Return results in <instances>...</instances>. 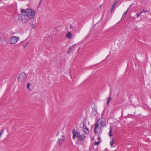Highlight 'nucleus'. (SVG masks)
I'll use <instances>...</instances> for the list:
<instances>
[{
    "label": "nucleus",
    "instance_id": "nucleus-26",
    "mask_svg": "<svg viewBox=\"0 0 151 151\" xmlns=\"http://www.w3.org/2000/svg\"><path fill=\"white\" fill-rule=\"evenodd\" d=\"M101 139V138H100V137H99L98 138V140H100V139Z\"/></svg>",
    "mask_w": 151,
    "mask_h": 151
},
{
    "label": "nucleus",
    "instance_id": "nucleus-23",
    "mask_svg": "<svg viewBox=\"0 0 151 151\" xmlns=\"http://www.w3.org/2000/svg\"><path fill=\"white\" fill-rule=\"evenodd\" d=\"M100 143V142H95L94 143L95 145H97Z\"/></svg>",
    "mask_w": 151,
    "mask_h": 151
},
{
    "label": "nucleus",
    "instance_id": "nucleus-18",
    "mask_svg": "<svg viewBox=\"0 0 151 151\" xmlns=\"http://www.w3.org/2000/svg\"><path fill=\"white\" fill-rule=\"evenodd\" d=\"M30 85V83H27V88L28 89H29V90H31L29 88V86Z\"/></svg>",
    "mask_w": 151,
    "mask_h": 151
},
{
    "label": "nucleus",
    "instance_id": "nucleus-1",
    "mask_svg": "<svg viewBox=\"0 0 151 151\" xmlns=\"http://www.w3.org/2000/svg\"><path fill=\"white\" fill-rule=\"evenodd\" d=\"M99 121H100V124L101 125V127H106V122L105 120H101L100 119H99L97 121V123L95 124L94 127V131L95 134L97 133L96 129L99 127V124L98 122Z\"/></svg>",
    "mask_w": 151,
    "mask_h": 151
},
{
    "label": "nucleus",
    "instance_id": "nucleus-4",
    "mask_svg": "<svg viewBox=\"0 0 151 151\" xmlns=\"http://www.w3.org/2000/svg\"><path fill=\"white\" fill-rule=\"evenodd\" d=\"M19 37L13 36L10 39V42L12 44H14L19 40Z\"/></svg>",
    "mask_w": 151,
    "mask_h": 151
},
{
    "label": "nucleus",
    "instance_id": "nucleus-12",
    "mask_svg": "<svg viewBox=\"0 0 151 151\" xmlns=\"http://www.w3.org/2000/svg\"><path fill=\"white\" fill-rule=\"evenodd\" d=\"M129 8H128L127 9V10L124 12V13L122 15V17L121 19H123L124 18V17H125L126 15L127 14L128 12L129 11Z\"/></svg>",
    "mask_w": 151,
    "mask_h": 151
},
{
    "label": "nucleus",
    "instance_id": "nucleus-13",
    "mask_svg": "<svg viewBox=\"0 0 151 151\" xmlns=\"http://www.w3.org/2000/svg\"><path fill=\"white\" fill-rule=\"evenodd\" d=\"M112 127H110V131L108 133V135L109 136H111L113 135V134H112Z\"/></svg>",
    "mask_w": 151,
    "mask_h": 151
},
{
    "label": "nucleus",
    "instance_id": "nucleus-27",
    "mask_svg": "<svg viewBox=\"0 0 151 151\" xmlns=\"http://www.w3.org/2000/svg\"><path fill=\"white\" fill-rule=\"evenodd\" d=\"M119 0H115V1H117V3L119 1Z\"/></svg>",
    "mask_w": 151,
    "mask_h": 151
},
{
    "label": "nucleus",
    "instance_id": "nucleus-24",
    "mask_svg": "<svg viewBox=\"0 0 151 151\" xmlns=\"http://www.w3.org/2000/svg\"><path fill=\"white\" fill-rule=\"evenodd\" d=\"M114 7H113L112 6L111 9V12L113 10Z\"/></svg>",
    "mask_w": 151,
    "mask_h": 151
},
{
    "label": "nucleus",
    "instance_id": "nucleus-20",
    "mask_svg": "<svg viewBox=\"0 0 151 151\" xmlns=\"http://www.w3.org/2000/svg\"><path fill=\"white\" fill-rule=\"evenodd\" d=\"M117 1H115V2L113 4L112 6L113 7H114L115 6H116L117 4Z\"/></svg>",
    "mask_w": 151,
    "mask_h": 151
},
{
    "label": "nucleus",
    "instance_id": "nucleus-5",
    "mask_svg": "<svg viewBox=\"0 0 151 151\" xmlns=\"http://www.w3.org/2000/svg\"><path fill=\"white\" fill-rule=\"evenodd\" d=\"M73 139H74L76 138H78L80 135V133L77 132L75 129L72 130Z\"/></svg>",
    "mask_w": 151,
    "mask_h": 151
},
{
    "label": "nucleus",
    "instance_id": "nucleus-29",
    "mask_svg": "<svg viewBox=\"0 0 151 151\" xmlns=\"http://www.w3.org/2000/svg\"><path fill=\"white\" fill-rule=\"evenodd\" d=\"M0 40H1L0 37Z\"/></svg>",
    "mask_w": 151,
    "mask_h": 151
},
{
    "label": "nucleus",
    "instance_id": "nucleus-2",
    "mask_svg": "<svg viewBox=\"0 0 151 151\" xmlns=\"http://www.w3.org/2000/svg\"><path fill=\"white\" fill-rule=\"evenodd\" d=\"M25 14L29 19H31L34 17L35 14V12L30 8L27 9Z\"/></svg>",
    "mask_w": 151,
    "mask_h": 151
},
{
    "label": "nucleus",
    "instance_id": "nucleus-15",
    "mask_svg": "<svg viewBox=\"0 0 151 151\" xmlns=\"http://www.w3.org/2000/svg\"><path fill=\"white\" fill-rule=\"evenodd\" d=\"M27 10V9L26 10H24V9H22L21 10V12L22 13V14H23V13H24V14H26V11Z\"/></svg>",
    "mask_w": 151,
    "mask_h": 151
},
{
    "label": "nucleus",
    "instance_id": "nucleus-28",
    "mask_svg": "<svg viewBox=\"0 0 151 151\" xmlns=\"http://www.w3.org/2000/svg\"><path fill=\"white\" fill-rule=\"evenodd\" d=\"M42 1V0H40V2L39 4V5L40 4V3H41V1Z\"/></svg>",
    "mask_w": 151,
    "mask_h": 151
},
{
    "label": "nucleus",
    "instance_id": "nucleus-16",
    "mask_svg": "<svg viewBox=\"0 0 151 151\" xmlns=\"http://www.w3.org/2000/svg\"><path fill=\"white\" fill-rule=\"evenodd\" d=\"M114 144L113 140L112 139L111 141L110 142V145L111 147H113V145Z\"/></svg>",
    "mask_w": 151,
    "mask_h": 151
},
{
    "label": "nucleus",
    "instance_id": "nucleus-25",
    "mask_svg": "<svg viewBox=\"0 0 151 151\" xmlns=\"http://www.w3.org/2000/svg\"><path fill=\"white\" fill-rule=\"evenodd\" d=\"M73 26L72 25H71L70 26V29H71L72 28H73Z\"/></svg>",
    "mask_w": 151,
    "mask_h": 151
},
{
    "label": "nucleus",
    "instance_id": "nucleus-8",
    "mask_svg": "<svg viewBox=\"0 0 151 151\" xmlns=\"http://www.w3.org/2000/svg\"><path fill=\"white\" fill-rule=\"evenodd\" d=\"M86 137L84 134H80V135L79 137H78V140L80 141L81 142L83 140H85Z\"/></svg>",
    "mask_w": 151,
    "mask_h": 151
},
{
    "label": "nucleus",
    "instance_id": "nucleus-10",
    "mask_svg": "<svg viewBox=\"0 0 151 151\" xmlns=\"http://www.w3.org/2000/svg\"><path fill=\"white\" fill-rule=\"evenodd\" d=\"M75 45H73L72 47H69L67 50V52L68 54H70V52L73 50Z\"/></svg>",
    "mask_w": 151,
    "mask_h": 151
},
{
    "label": "nucleus",
    "instance_id": "nucleus-17",
    "mask_svg": "<svg viewBox=\"0 0 151 151\" xmlns=\"http://www.w3.org/2000/svg\"><path fill=\"white\" fill-rule=\"evenodd\" d=\"M148 12V10H145L144 9H143L142 11L141 12V13H142L147 12Z\"/></svg>",
    "mask_w": 151,
    "mask_h": 151
},
{
    "label": "nucleus",
    "instance_id": "nucleus-7",
    "mask_svg": "<svg viewBox=\"0 0 151 151\" xmlns=\"http://www.w3.org/2000/svg\"><path fill=\"white\" fill-rule=\"evenodd\" d=\"M65 139V137L63 135H62V138L60 139H59L58 141L57 142V144L60 146L62 143L64 142Z\"/></svg>",
    "mask_w": 151,
    "mask_h": 151
},
{
    "label": "nucleus",
    "instance_id": "nucleus-19",
    "mask_svg": "<svg viewBox=\"0 0 151 151\" xmlns=\"http://www.w3.org/2000/svg\"><path fill=\"white\" fill-rule=\"evenodd\" d=\"M141 14V12L140 13H138V12L136 14V15L137 17H138L139 16L140 14Z\"/></svg>",
    "mask_w": 151,
    "mask_h": 151
},
{
    "label": "nucleus",
    "instance_id": "nucleus-11",
    "mask_svg": "<svg viewBox=\"0 0 151 151\" xmlns=\"http://www.w3.org/2000/svg\"><path fill=\"white\" fill-rule=\"evenodd\" d=\"M73 36L72 35L70 32H68L66 35V37L70 39H71Z\"/></svg>",
    "mask_w": 151,
    "mask_h": 151
},
{
    "label": "nucleus",
    "instance_id": "nucleus-21",
    "mask_svg": "<svg viewBox=\"0 0 151 151\" xmlns=\"http://www.w3.org/2000/svg\"><path fill=\"white\" fill-rule=\"evenodd\" d=\"M4 129L2 130L0 133V138L1 137V135L3 134V132H4Z\"/></svg>",
    "mask_w": 151,
    "mask_h": 151
},
{
    "label": "nucleus",
    "instance_id": "nucleus-3",
    "mask_svg": "<svg viewBox=\"0 0 151 151\" xmlns=\"http://www.w3.org/2000/svg\"><path fill=\"white\" fill-rule=\"evenodd\" d=\"M19 19L23 22H27L29 19L26 14H22L19 15Z\"/></svg>",
    "mask_w": 151,
    "mask_h": 151
},
{
    "label": "nucleus",
    "instance_id": "nucleus-22",
    "mask_svg": "<svg viewBox=\"0 0 151 151\" xmlns=\"http://www.w3.org/2000/svg\"><path fill=\"white\" fill-rule=\"evenodd\" d=\"M29 43V42H27L26 44H24L23 46L25 48L28 45Z\"/></svg>",
    "mask_w": 151,
    "mask_h": 151
},
{
    "label": "nucleus",
    "instance_id": "nucleus-6",
    "mask_svg": "<svg viewBox=\"0 0 151 151\" xmlns=\"http://www.w3.org/2000/svg\"><path fill=\"white\" fill-rule=\"evenodd\" d=\"M26 77L27 76L24 73L21 74L19 76L18 80L22 82H24L25 81Z\"/></svg>",
    "mask_w": 151,
    "mask_h": 151
},
{
    "label": "nucleus",
    "instance_id": "nucleus-9",
    "mask_svg": "<svg viewBox=\"0 0 151 151\" xmlns=\"http://www.w3.org/2000/svg\"><path fill=\"white\" fill-rule=\"evenodd\" d=\"M83 132L86 134H88L89 132L88 129L84 123H83Z\"/></svg>",
    "mask_w": 151,
    "mask_h": 151
},
{
    "label": "nucleus",
    "instance_id": "nucleus-14",
    "mask_svg": "<svg viewBox=\"0 0 151 151\" xmlns=\"http://www.w3.org/2000/svg\"><path fill=\"white\" fill-rule=\"evenodd\" d=\"M111 97H109L107 99L106 103L107 105H108L109 104V102L111 101Z\"/></svg>",
    "mask_w": 151,
    "mask_h": 151
}]
</instances>
